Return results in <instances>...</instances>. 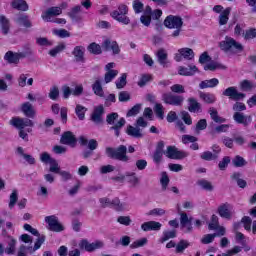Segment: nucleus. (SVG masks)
<instances>
[{
	"label": "nucleus",
	"mask_w": 256,
	"mask_h": 256,
	"mask_svg": "<svg viewBox=\"0 0 256 256\" xmlns=\"http://www.w3.org/2000/svg\"><path fill=\"white\" fill-rule=\"evenodd\" d=\"M105 154L109 159H116L123 163H129V156H127V146L120 145L118 148L106 147Z\"/></svg>",
	"instance_id": "f257e3e1"
},
{
	"label": "nucleus",
	"mask_w": 256,
	"mask_h": 256,
	"mask_svg": "<svg viewBox=\"0 0 256 256\" xmlns=\"http://www.w3.org/2000/svg\"><path fill=\"white\" fill-rule=\"evenodd\" d=\"M219 47L224 53H232L233 55L243 51V45L229 36H226L225 39L219 43Z\"/></svg>",
	"instance_id": "f03ea898"
},
{
	"label": "nucleus",
	"mask_w": 256,
	"mask_h": 256,
	"mask_svg": "<svg viewBox=\"0 0 256 256\" xmlns=\"http://www.w3.org/2000/svg\"><path fill=\"white\" fill-rule=\"evenodd\" d=\"M117 119H119V114L117 112H112L107 115L106 122L108 125H113L110 127V131H114L115 135L119 137V135H121V129L125 127V123H127V121H125V118H120L119 121L115 123Z\"/></svg>",
	"instance_id": "7ed1b4c3"
},
{
	"label": "nucleus",
	"mask_w": 256,
	"mask_h": 256,
	"mask_svg": "<svg viewBox=\"0 0 256 256\" xmlns=\"http://www.w3.org/2000/svg\"><path fill=\"white\" fill-rule=\"evenodd\" d=\"M127 13H129V8L125 4H120L117 10L111 12V17L118 21V23H123V25H129L131 23V19L127 17Z\"/></svg>",
	"instance_id": "20e7f679"
},
{
	"label": "nucleus",
	"mask_w": 256,
	"mask_h": 256,
	"mask_svg": "<svg viewBox=\"0 0 256 256\" xmlns=\"http://www.w3.org/2000/svg\"><path fill=\"white\" fill-rule=\"evenodd\" d=\"M162 101L166 105H173L174 107H181L185 101V97L171 92L162 94Z\"/></svg>",
	"instance_id": "39448f33"
},
{
	"label": "nucleus",
	"mask_w": 256,
	"mask_h": 256,
	"mask_svg": "<svg viewBox=\"0 0 256 256\" xmlns=\"http://www.w3.org/2000/svg\"><path fill=\"white\" fill-rule=\"evenodd\" d=\"M78 245L79 249L87 251L88 253H93V251H97V249H103V247H105V243L101 240H96L95 242L90 243L89 240L82 239Z\"/></svg>",
	"instance_id": "423d86ee"
},
{
	"label": "nucleus",
	"mask_w": 256,
	"mask_h": 256,
	"mask_svg": "<svg viewBox=\"0 0 256 256\" xmlns=\"http://www.w3.org/2000/svg\"><path fill=\"white\" fill-rule=\"evenodd\" d=\"M45 221L48 224L49 231H54L55 233H61L65 230V227L59 222V218L55 215L46 216Z\"/></svg>",
	"instance_id": "0eeeda50"
},
{
	"label": "nucleus",
	"mask_w": 256,
	"mask_h": 256,
	"mask_svg": "<svg viewBox=\"0 0 256 256\" xmlns=\"http://www.w3.org/2000/svg\"><path fill=\"white\" fill-rule=\"evenodd\" d=\"M222 95H224V97H228L232 101H243L246 97L245 93L239 92L237 90V87H235V86L226 88L223 91Z\"/></svg>",
	"instance_id": "6e6552de"
},
{
	"label": "nucleus",
	"mask_w": 256,
	"mask_h": 256,
	"mask_svg": "<svg viewBox=\"0 0 256 256\" xmlns=\"http://www.w3.org/2000/svg\"><path fill=\"white\" fill-rule=\"evenodd\" d=\"M164 155L168 157V159H185V157H189V153L180 151L175 146H168Z\"/></svg>",
	"instance_id": "1a4fd4ad"
},
{
	"label": "nucleus",
	"mask_w": 256,
	"mask_h": 256,
	"mask_svg": "<svg viewBox=\"0 0 256 256\" xmlns=\"http://www.w3.org/2000/svg\"><path fill=\"white\" fill-rule=\"evenodd\" d=\"M195 57V52H193V49L191 48H181L178 50V53L175 54V61L177 63L183 61V59H186V61H191Z\"/></svg>",
	"instance_id": "9d476101"
},
{
	"label": "nucleus",
	"mask_w": 256,
	"mask_h": 256,
	"mask_svg": "<svg viewBox=\"0 0 256 256\" xmlns=\"http://www.w3.org/2000/svg\"><path fill=\"white\" fill-rule=\"evenodd\" d=\"M63 13V8L61 7H50L47 9V11L42 13V19L43 21H46V23L53 22L52 17H57L58 15H61Z\"/></svg>",
	"instance_id": "9b49d317"
},
{
	"label": "nucleus",
	"mask_w": 256,
	"mask_h": 256,
	"mask_svg": "<svg viewBox=\"0 0 256 256\" xmlns=\"http://www.w3.org/2000/svg\"><path fill=\"white\" fill-rule=\"evenodd\" d=\"M164 25L168 29L183 27V19L179 16L170 15L164 20Z\"/></svg>",
	"instance_id": "f8f14e48"
},
{
	"label": "nucleus",
	"mask_w": 256,
	"mask_h": 256,
	"mask_svg": "<svg viewBox=\"0 0 256 256\" xmlns=\"http://www.w3.org/2000/svg\"><path fill=\"white\" fill-rule=\"evenodd\" d=\"M103 115H105V108L103 105H99L94 108L90 119L95 125H101L103 123Z\"/></svg>",
	"instance_id": "ddd939ff"
},
{
	"label": "nucleus",
	"mask_w": 256,
	"mask_h": 256,
	"mask_svg": "<svg viewBox=\"0 0 256 256\" xmlns=\"http://www.w3.org/2000/svg\"><path fill=\"white\" fill-rule=\"evenodd\" d=\"M218 214L222 219L231 220L233 218V205L226 202L218 207Z\"/></svg>",
	"instance_id": "4468645a"
},
{
	"label": "nucleus",
	"mask_w": 256,
	"mask_h": 256,
	"mask_svg": "<svg viewBox=\"0 0 256 256\" xmlns=\"http://www.w3.org/2000/svg\"><path fill=\"white\" fill-rule=\"evenodd\" d=\"M60 143L62 145H69V147H77V137L73 135V132L66 131L62 134Z\"/></svg>",
	"instance_id": "2eb2a0df"
},
{
	"label": "nucleus",
	"mask_w": 256,
	"mask_h": 256,
	"mask_svg": "<svg viewBox=\"0 0 256 256\" xmlns=\"http://www.w3.org/2000/svg\"><path fill=\"white\" fill-rule=\"evenodd\" d=\"M102 49L104 51H112L113 55H119V53H121V49L119 48L117 41H111V39L104 40L102 43Z\"/></svg>",
	"instance_id": "dca6fc26"
},
{
	"label": "nucleus",
	"mask_w": 256,
	"mask_h": 256,
	"mask_svg": "<svg viewBox=\"0 0 256 256\" xmlns=\"http://www.w3.org/2000/svg\"><path fill=\"white\" fill-rule=\"evenodd\" d=\"M21 111L25 115V117H28V119H35V116L37 115V111L35 110V107L31 102H24L21 105Z\"/></svg>",
	"instance_id": "f3484780"
},
{
	"label": "nucleus",
	"mask_w": 256,
	"mask_h": 256,
	"mask_svg": "<svg viewBox=\"0 0 256 256\" xmlns=\"http://www.w3.org/2000/svg\"><path fill=\"white\" fill-rule=\"evenodd\" d=\"M233 119L239 125H244V127H248V125L253 121L251 116H247L241 112H235L233 115Z\"/></svg>",
	"instance_id": "a211bd4d"
},
{
	"label": "nucleus",
	"mask_w": 256,
	"mask_h": 256,
	"mask_svg": "<svg viewBox=\"0 0 256 256\" xmlns=\"http://www.w3.org/2000/svg\"><path fill=\"white\" fill-rule=\"evenodd\" d=\"M14 21L20 27H25V29H31V27H33V23L29 20V16L25 14H18L16 18H14Z\"/></svg>",
	"instance_id": "6ab92c4d"
},
{
	"label": "nucleus",
	"mask_w": 256,
	"mask_h": 256,
	"mask_svg": "<svg viewBox=\"0 0 256 256\" xmlns=\"http://www.w3.org/2000/svg\"><path fill=\"white\" fill-rule=\"evenodd\" d=\"M164 148H165V142L163 141L158 142V145L153 155V161L157 165H159V163L163 161V155H165V151H163Z\"/></svg>",
	"instance_id": "aec40b11"
},
{
	"label": "nucleus",
	"mask_w": 256,
	"mask_h": 256,
	"mask_svg": "<svg viewBox=\"0 0 256 256\" xmlns=\"http://www.w3.org/2000/svg\"><path fill=\"white\" fill-rule=\"evenodd\" d=\"M161 227H163V224H161L160 222L157 221H148V222H144L141 225V229L142 231H161Z\"/></svg>",
	"instance_id": "412c9836"
},
{
	"label": "nucleus",
	"mask_w": 256,
	"mask_h": 256,
	"mask_svg": "<svg viewBox=\"0 0 256 256\" xmlns=\"http://www.w3.org/2000/svg\"><path fill=\"white\" fill-rule=\"evenodd\" d=\"M72 55H74L76 63H85V47L76 46L72 51Z\"/></svg>",
	"instance_id": "4be33fe9"
},
{
	"label": "nucleus",
	"mask_w": 256,
	"mask_h": 256,
	"mask_svg": "<svg viewBox=\"0 0 256 256\" xmlns=\"http://www.w3.org/2000/svg\"><path fill=\"white\" fill-rule=\"evenodd\" d=\"M199 69L195 65H190L188 68L180 66L178 68V73L184 77H192L195 73H198Z\"/></svg>",
	"instance_id": "5701e85b"
},
{
	"label": "nucleus",
	"mask_w": 256,
	"mask_h": 256,
	"mask_svg": "<svg viewBox=\"0 0 256 256\" xmlns=\"http://www.w3.org/2000/svg\"><path fill=\"white\" fill-rule=\"evenodd\" d=\"M126 133L127 135H129L130 137H133L134 139H142L143 137V130H141L139 126L134 127L132 125H128L126 129Z\"/></svg>",
	"instance_id": "b1692460"
},
{
	"label": "nucleus",
	"mask_w": 256,
	"mask_h": 256,
	"mask_svg": "<svg viewBox=\"0 0 256 256\" xmlns=\"http://www.w3.org/2000/svg\"><path fill=\"white\" fill-rule=\"evenodd\" d=\"M188 111L190 113H201L202 108H201V103L197 101V99L191 97L188 98Z\"/></svg>",
	"instance_id": "393cba45"
},
{
	"label": "nucleus",
	"mask_w": 256,
	"mask_h": 256,
	"mask_svg": "<svg viewBox=\"0 0 256 256\" xmlns=\"http://www.w3.org/2000/svg\"><path fill=\"white\" fill-rule=\"evenodd\" d=\"M219 85V79L212 78L210 80H204L199 83V89H213V87H217Z\"/></svg>",
	"instance_id": "a878e982"
},
{
	"label": "nucleus",
	"mask_w": 256,
	"mask_h": 256,
	"mask_svg": "<svg viewBox=\"0 0 256 256\" xmlns=\"http://www.w3.org/2000/svg\"><path fill=\"white\" fill-rule=\"evenodd\" d=\"M11 7L17 11H29V5L25 0H14L11 2Z\"/></svg>",
	"instance_id": "bb28decb"
},
{
	"label": "nucleus",
	"mask_w": 256,
	"mask_h": 256,
	"mask_svg": "<svg viewBox=\"0 0 256 256\" xmlns=\"http://www.w3.org/2000/svg\"><path fill=\"white\" fill-rule=\"evenodd\" d=\"M0 26L2 29L3 35H9V31L11 29V23L9 22V19L5 17V15H0Z\"/></svg>",
	"instance_id": "cd10ccee"
},
{
	"label": "nucleus",
	"mask_w": 256,
	"mask_h": 256,
	"mask_svg": "<svg viewBox=\"0 0 256 256\" xmlns=\"http://www.w3.org/2000/svg\"><path fill=\"white\" fill-rule=\"evenodd\" d=\"M229 15H231V7L226 8L220 13L218 18L219 25H227V23H229Z\"/></svg>",
	"instance_id": "c85d7f7f"
},
{
	"label": "nucleus",
	"mask_w": 256,
	"mask_h": 256,
	"mask_svg": "<svg viewBox=\"0 0 256 256\" xmlns=\"http://www.w3.org/2000/svg\"><path fill=\"white\" fill-rule=\"evenodd\" d=\"M208 113L214 123H225V119L219 116V112L217 111V108L210 107L208 110Z\"/></svg>",
	"instance_id": "c756f323"
},
{
	"label": "nucleus",
	"mask_w": 256,
	"mask_h": 256,
	"mask_svg": "<svg viewBox=\"0 0 256 256\" xmlns=\"http://www.w3.org/2000/svg\"><path fill=\"white\" fill-rule=\"evenodd\" d=\"M156 57L158 59V63L162 65L163 67H167V51L165 49L161 48L157 51Z\"/></svg>",
	"instance_id": "7c9ffc66"
},
{
	"label": "nucleus",
	"mask_w": 256,
	"mask_h": 256,
	"mask_svg": "<svg viewBox=\"0 0 256 256\" xmlns=\"http://www.w3.org/2000/svg\"><path fill=\"white\" fill-rule=\"evenodd\" d=\"M199 97L202 99V101H204V103H207L208 105H212L215 103V101H217V98L211 93L200 92Z\"/></svg>",
	"instance_id": "2f4dec72"
},
{
	"label": "nucleus",
	"mask_w": 256,
	"mask_h": 256,
	"mask_svg": "<svg viewBox=\"0 0 256 256\" xmlns=\"http://www.w3.org/2000/svg\"><path fill=\"white\" fill-rule=\"evenodd\" d=\"M92 91L98 96V97H105V92L103 91V86L101 85V80H96L94 84L92 85Z\"/></svg>",
	"instance_id": "473e14b6"
},
{
	"label": "nucleus",
	"mask_w": 256,
	"mask_h": 256,
	"mask_svg": "<svg viewBox=\"0 0 256 256\" xmlns=\"http://www.w3.org/2000/svg\"><path fill=\"white\" fill-rule=\"evenodd\" d=\"M4 60L7 61V63L17 65L19 63V59L17 57V53H14L13 51H8L4 55Z\"/></svg>",
	"instance_id": "72a5a7b5"
},
{
	"label": "nucleus",
	"mask_w": 256,
	"mask_h": 256,
	"mask_svg": "<svg viewBox=\"0 0 256 256\" xmlns=\"http://www.w3.org/2000/svg\"><path fill=\"white\" fill-rule=\"evenodd\" d=\"M241 91H251L256 88L255 83L251 80H242L239 84Z\"/></svg>",
	"instance_id": "f704fd0d"
},
{
	"label": "nucleus",
	"mask_w": 256,
	"mask_h": 256,
	"mask_svg": "<svg viewBox=\"0 0 256 256\" xmlns=\"http://www.w3.org/2000/svg\"><path fill=\"white\" fill-rule=\"evenodd\" d=\"M196 183L201 189H204V191H213L214 189L213 184L209 180L200 179Z\"/></svg>",
	"instance_id": "c9c22d12"
},
{
	"label": "nucleus",
	"mask_w": 256,
	"mask_h": 256,
	"mask_svg": "<svg viewBox=\"0 0 256 256\" xmlns=\"http://www.w3.org/2000/svg\"><path fill=\"white\" fill-rule=\"evenodd\" d=\"M126 177L128 178V183H130L132 187H137V185H139V179L135 172H127Z\"/></svg>",
	"instance_id": "e433bc0d"
},
{
	"label": "nucleus",
	"mask_w": 256,
	"mask_h": 256,
	"mask_svg": "<svg viewBox=\"0 0 256 256\" xmlns=\"http://www.w3.org/2000/svg\"><path fill=\"white\" fill-rule=\"evenodd\" d=\"M45 243V235H42L40 236L35 244H34V247L33 246H30V254L33 255V253L35 251H37L38 249H41V245H43Z\"/></svg>",
	"instance_id": "4c0bfd02"
},
{
	"label": "nucleus",
	"mask_w": 256,
	"mask_h": 256,
	"mask_svg": "<svg viewBox=\"0 0 256 256\" xmlns=\"http://www.w3.org/2000/svg\"><path fill=\"white\" fill-rule=\"evenodd\" d=\"M75 113L80 121L85 119V113H87V108L85 106H81L80 104L76 105Z\"/></svg>",
	"instance_id": "58836bf2"
},
{
	"label": "nucleus",
	"mask_w": 256,
	"mask_h": 256,
	"mask_svg": "<svg viewBox=\"0 0 256 256\" xmlns=\"http://www.w3.org/2000/svg\"><path fill=\"white\" fill-rule=\"evenodd\" d=\"M89 53H92L93 55H101L103 51L101 50V45L93 42L88 46Z\"/></svg>",
	"instance_id": "ea45409f"
},
{
	"label": "nucleus",
	"mask_w": 256,
	"mask_h": 256,
	"mask_svg": "<svg viewBox=\"0 0 256 256\" xmlns=\"http://www.w3.org/2000/svg\"><path fill=\"white\" fill-rule=\"evenodd\" d=\"M200 159H202V161H215L217 159V154H213L211 151H204L200 154Z\"/></svg>",
	"instance_id": "a19ab883"
},
{
	"label": "nucleus",
	"mask_w": 256,
	"mask_h": 256,
	"mask_svg": "<svg viewBox=\"0 0 256 256\" xmlns=\"http://www.w3.org/2000/svg\"><path fill=\"white\" fill-rule=\"evenodd\" d=\"M154 113L158 117V119H164L165 118V111L163 108V104L156 103L154 106Z\"/></svg>",
	"instance_id": "79ce46f5"
},
{
	"label": "nucleus",
	"mask_w": 256,
	"mask_h": 256,
	"mask_svg": "<svg viewBox=\"0 0 256 256\" xmlns=\"http://www.w3.org/2000/svg\"><path fill=\"white\" fill-rule=\"evenodd\" d=\"M10 125H12V127H16V129H24V122H23V118H19V117H13L10 120Z\"/></svg>",
	"instance_id": "37998d69"
},
{
	"label": "nucleus",
	"mask_w": 256,
	"mask_h": 256,
	"mask_svg": "<svg viewBox=\"0 0 256 256\" xmlns=\"http://www.w3.org/2000/svg\"><path fill=\"white\" fill-rule=\"evenodd\" d=\"M177 237V231H165L163 232V237L160 239L161 243H165V241H169V239H175Z\"/></svg>",
	"instance_id": "c03bdc74"
},
{
	"label": "nucleus",
	"mask_w": 256,
	"mask_h": 256,
	"mask_svg": "<svg viewBox=\"0 0 256 256\" xmlns=\"http://www.w3.org/2000/svg\"><path fill=\"white\" fill-rule=\"evenodd\" d=\"M215 69H227V66L213 62L204 66V71H215Z\"/></svg>",
	"instance_id": "a18cd8bd"
},
{
	"label": "nucleus",
	"mask_w": 256,
	"mask_h": 256,
	"mask_svg": "<svg viewBox=\"0 0 256 256\" xmlns=\"http://www.w3.org/2000/svg\"><path fill=\"white\" fill-rule=\"evenodd\" d=\"M207 129V119H200L195 126V132L197 135L201 133V131H205Z\"/></svg>",
	"instance_id": "49530a36"
},
{
	"label": "nucleus",
	"mask_w": 256,
	"mask_h": 256,
	"mask_svg": "<svg viewBox=\"0 0 256 256\" xmlns=\"http://www.w3.org/2000/svg\"><path fill=\"white\" fill-rule=\"evenodd\" d=\"M169 181V175H167V172H161L160 183L162 185V191H167Z\"/></svg>",
	"instance_id": "de8ad7c7"
},
{
	"label": "nucleus",
	"mask_w": 256,
	"mask_h": 256,
	"mask_svg": "<svg viewBox=\"0 0 256 256\" xmlns=\"http://www.w3.org/2000/svg\"><path fill=\"white\" fill-rule=\"evenodd\" d=\"M180 116L185 125H193V118H191L189 112L183 110L180 112Z\"/></svg>",
	"instance_id": "09e8293b"
},
{
	"label": "nucleus",
	"mask_w": 256,
	"mask_h": 256,
	"mask_svg": "<svg viewBox=\"0 0 256 256\" xmlns=\"http://www.w3.org/2000/svg\"><path fill=\"white\" fill-rule=\"evenodd\" d=\"M208 229H210V231H217V229H219V217H217V215H212Z\"/></svg>",
	"instance_id": "8fccbe9b"
},
{
	"label": "nucleus",
	"mask_w": 256,
	"mask_h": 256,
	"mask_svg": "<svg viewBox=\"0 0 256 256\" xmlns=\"http://www.w3.org/2000/svg\"><path fill=\"white\" fill-rule=\"evenodd\" d=\"M132 7L134 10V13H136L138 15L139 13H143V9H144L145 5L140 0H134L132 3Z\"/></svg>",
	"instance_id": "3c124183"
},
{
	"label": "nucleus",
	"mask_w": 256,
	"mask_h": 256,
	"mask_svg": "<svg viewBox=\"0 0 256 256\" xmlns=\"http://www.w3.org/2000/svg\"><path fill=\"white\" fill-rule=\"evenodd\" d=\"M150 81H153V76L151 74H143L138 81V86L145 87Z\"/></svg>",
	"instance_id": "603ef678"
},
{
	"label": "nucleus",
	"mask_w": 256,
	"mask_h": 256,
	"mask_svg": "<svg viewBox=\"0 0 256 256\" xmlns=\"http://www.w3.org/2000/svg\"><path fill=\"white\" fill-rule=\"evenodd\" d=\"M49 165H50V168H49L50 173L58 174L61 171V166H59V163L57 162V160H55V158L50 160Z\"/></svg>",
	"instance_id": "864d4df0"
},
{
	"label": "nucleus",
	"mask_w": 256,
	"mask_h": 256,
	"mask_svg": "<svg viewBox=\"0 0 256 256\" xmlns=\"http://www.w3.org/2000/svg\"><path fill=\"white\" fill-rule=\"evenodd\" d=\"M188 223H193V217L187 216V213L180 214V225L182 228L187 227Z\"/></svg>",
	"instance_id": "5fc2aeb1"
},
{
	"label": "nucleus",
	"mask_w": 256,
	"mask_h": 256,
	"mask_svg": "<svg viewBox=\"0 0 256 256\" xmlns=\"http://www.w3.org/2000/svg\"><path fill=\"white\" fill-rule=\"evenodd\" d=\"M116 75H119V71H117V70L107 71L104 76L105 83H111V81H113V79H115Z\"/></svg>",
	"instance_id": "6e6d98bb"
},
{
	"label": "nucleus",
	"mask_w": 256,
	"mask_h": 256,
	"mask_svg": "<svg viewBox=\"0 0 256 256\" xmlns=\"http://www.w3.org/2000/svg\"><path fill=\"white\" fill-rule=\"evenodd\" d=\"M15 245H17V240L11 238V240L8 242L7 248L5 249V253H7V255L15 254Z\"/></svg>",
	"instance_id": "4d7b16f0"
},
{
	"label": "nucleus",
	"mask_w": 256,
	"mask_h": 256,
	"mask_svg": "<svg viewBox=\"0 0 256 256\" xmlns=\"http://www.w3.org/2000/svg\"><path fill=\"white\" fill-rule=\"evenodd\" d=\"M65 47H66L65 43H60L55 48H53L49 51V55L51 57H57V54L61 53V51H64Z\"/></svg>",
	"instance_id": "13d9d810"
},
{
	"label": "nucleus",
	"mask_w": 256,
	"mask_h": 256,
	"mask_svg": "<svg viewBox=\"0 0 256 256\" xmlns=\"http://www.w3.org/2000/svg\"><path fill=\"white\" fill-rule=\"evenodd\" d=\"M53 34L57 37H60V39L71 37V33H69V31H67L66 29H55L53 30Z\"/></svg>",
	"instance_id": "bf43d9fd"
},
{
	"label": "nucleus",
	"mask_w": 256,
	"mask_h": 256,
	"mask_svg": "<svg viewBox=\"0 0 256 256\" xmlns=\"http://www.w3.org/2000/svg\"><path fill=\"white\" fill-rule=\"evenodd\" d=\"M30 55H33V49H31V47H29V46L26 47V50L24 52H16L18 61L20 59H25V57H30Z\"/></svg>",
	"instance_id": "052dcab7"
},
{
	"label": "nucleus",
	"mask_w": 256,
	"mask_h": 256,
	"mask_svg": "<svg viewBox=\"0 0 256 256\" xmlns=\"http://www.w3.org/2000/svg\"><path fill=\"white\" fill-rule=\"evenodd\" d=\"M37 45H40V47H52L53 42L49 41V39L45 37H39L36 39Z\"/></svg>",
	"instance_id": "680f3d73"
},
{
	"label": "nucleus",
	"mask_w": 256,
	"mask_h": 256,
	"mask_svg": "<svg viewBox=\"0 0 256 256\" xmlns=\"http://www.w3.org/2000/svg\"><path fill=\"white\" fill-rule=\"evenodd\" d=\"M79 13H81V6H75L74 8H72L70 12H68V16L73 21H77V17L79 16Z\"/></svg>",
	"instance_id": "e2e57ef3"
},
{
	"label": "nucleus",
	"mask_w": 256,
	"mask_h": 256,
	"mask_svg": "<svg viewBox=\"0 0 256 256\" xmlns=\"http://www.w3.org/2000/svg\"><path fill=\"white\" fill-rule=\"evenodd\" d=\"M170 91H172V93H176L177 95H181L185 93V86L181 84H174L170 87Z\"/></svg>",
	"instance_id": "0e129e2a"
},
{
	"label": "nucleus",
	"mask_w": 256,
	"mask_h": 256,
	"mask_svg": "<svg viewBox=\"0 0 256 256\" xmlns=\"http://www.w3.org/2000/svg\"><path fill=\"white\" fill-rule=\"evenodd\" d=\"M232 163L234 167H245L247 165V161L244 160L243 157L237 155L233 160Z\"/></svg>",
	"instance_id": "69168bd1"
},
{
	"label": "nucleus",
	"mask_w": 256,
	"mask_h": 256,
	"mask_svg": "<svg viewBox=\"0 0 256 256\" xmlns=\"http://www.w3.org/2000/svg\"><path fill=\"white\" fill-rule=\"evenodd\" d=\"M48 97L52 99V101H57V99L59 98V87L53 86L52 88H50Z\"/></svg>",
	"instance_id": "338daca9"
},
{
	"label": "nucleus",
	"mask_w": 256,
	"mask_h": 256,
	"mask_svg": "<svg viewBox=\"0 0 256 256\" xmlns=\"http://www.w3.org/2000/svg\"><path fill=\"white\" fill-rule=\"evenodd\" d=\"M241 223L244 225V229L246 231H251V223H253V220L249 216H244L241 219Z\"/></svg>",
	"instance_id": "774afa93"
}]
</instances>
